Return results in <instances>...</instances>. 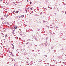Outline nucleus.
<instances>
[{
    "label": "nucleus",
    "instance_id": "1",
    "mask_svg": "<svg viewBox=\"0 0 66 66\" xmlns=\"http://www.w3.org/2000/svg\"><path fill=\"white\" fill-rule=\"evenodd\" d=\"M47 42H46L45 44V43H44V44L45 45V46H47Z\"/></svg>",
    "mask_w": 66,
    "mask_h": 66
},
{
    "label": "nucleus",
    "instance_id": "2",
    "mask_svg": "<svg viewBox=\"0 0 66 66\" xmlns=\"http://www.w3.org/2000/svg\"><path fill=\"white\" fill-rule=\"evenodd\" d=\"M35 39L37 42H38V40L37 39V38H36V37H35Z\"/></svg>",
    "mask_w": 66,
    "mask_h": 66
},
{
    "label": "nucleus",
    "instance_id": "3",
    "mask_svg": "<svg viewBox=\"0 0 66 66\" xmlns=\"http://www.w3.org/2000/svg\"><path fill=\"white\" fill-rule=\"evenodd\" d=\"M62 12L60 13V14H63V13H64V12H65L64 11H62Z\"/></svg>",
    "mask_w": 66,
    "mask_h": 66
},
{
    "label": "nucleus",
    "instance_id": "4",
    "mask_svg": "<svg viewBox=\"0 0 66 66\" xmlns=\"http://www.w3.org/2000/svg\"><path fill=\"white\" fill-rule=\"evenodd\" d=\"M24 17V15H22L21 16V17L22 18H23V17Z\"/></svg>",
    "mask_w": 66,
    "mask_h": 66
},
{
    "label": "nucleus",
    "instance_id": "5",
    "mask_svg": "<svg viewBox=\"0 0 66 66\" xmlns=\"http://www.w3.org/2000/svg\"><path fill=\"white\" fill-rule=\"evenodd\" d=\"M13 29L15 30H16V26H15L13 28Z\"/></svg>",
    "mask_w": 66,
    "mask_h": 66
},
{
    "label": "nucleus",
    "instance_id": "6",
    "mask_svg": "<svg viewBox=\"0 0 66 66\" xmlns=\"http://www.w3.org/2000/svg\"><path fill=\"white\" fill-rule=\"evenodd\" d=\"M15 13H19V11H16L15 12Z\"/></svg>",
    "mask_w": 66,
    "mask_h": 66
},
{
    "label": "nucleus",
    "instance_id": "7",
    "mask_svg": "<svg viewBox=\"0 0 66 66\" xmlns=\"http://www.w3.org/2000/svg\"><path fill=\"white\" fill-rule=\"evenodd\" d=\"M24 55H27V53L26 52H25L24 53Z\"/></svg>",
    "mask_w": 66,
    "mask_h": 66
},
{
    "label": "nucleus",
    "instance_id": "8",
    "mask_svg": "<svg viewBox=\"0 0 66 66\" xmlns=\"http://www.w3.org/2000/svg\"><path fill=\"white\" fill-rule=\"evenodd\" d=\"M28 9H26V13H27V11H28Z\"/></svg>",
    "mask_w": 66,
    "mask_h": 66
},
{
    "label": "nucleus",
    "instance_id": "9",
    "mask_svg": "<svg viewBox=\"0 0 66 66\" xmlns=\"http://www.w3.org/2000/svg\"><path fill=\"white\" fill-rule=\"evenodd\" d=\"M1 19H2V20H4V19H3V17H2L1 18Z\"/></svg>",
    "mask_w": 66,
    "mask_h": 66
},
{
    "label": "nucleus",
    "instance_id": "10",
    "mask_svg": "<svg viewBox=\"0 0 66 66\" xmlns=\"http://www.w3.org/2000/svg\"><path fill=\"white\" fill-rule=\"evenodd\" d=\"M53 47H54V46H52L51 47V49H53Z\"/></svg>",
    "mask_w": 66,
    "mask_h": 66
},
{
    "label": "nucleus",
    "instance_id": "11",
    "mask_svg": "<svg viewBox=\"0 0 66 66\" xmlns=\"http://www.w3.org/2000/svg\"><path fill=\"white\" fill-rule=\"evenodd\" d=\"M52 25H54L55 24V23L54 22L53 23H52Z\"/></svg>",
    "mask_w": 66,
    "mask_h": 66
},
{
    "label": "nucleus",
    "instance_id": "12",
    "mask_svg": "<svg viewBox=\"0 0 66 66\" xmlns=\"http://www.w3.org/2000/svg\"><path fill=\"white\" fill-rule=\"evenodd\" d=\"M4 31L5 33L6 31V29H5V30H4Z\"/></svg>",
    "mask_w": 66,
    "mask_h": 66
},
{
    "label": "nucleus",
    "instance_id": "13",
    "mask_svg": "<svg viewBox=\"0 0 66 66\" xmlns=\"http://www.w3.org/2000/svg\"><path fill=\"white\" fill-rule=\"evenodd\" d=\"M15 56V55H14V54H12V56Z\"/></svg>",
    "mask_w": 66,
    "mask_h": 66
},
{
    "label": "nucleus",
    "instance_id": "14",
    "mask_svg": "<svg viewBox=\"0 0 66 66\" xmlns=\"http://www.w3.org/2000/svg\"><path fill=\"white\" fill-rule=\"evenodd\" d=\"M7 24L9 25V26H10V24H9V23L8 22H7Z\"/></svg>",
    "mask_w": 66,
    "mask_h": 66
},
{
    "label": "nucleus",
    "instance_id": "15",
    "mask_svg": "<svg viewBox=\"0 0 66 66\" xmlns=\"http://www.w3.org/2000/svg\"><path fill=\"white\" fill-rule=\"evenodd\" d=\"M15 30H12V32H13L14 33V32H15Z\"/></svg>",
    "mask_w": 66,
    "mask_h": 66
},
{
    "label": "nucleus",
    "instance_id": "16",
    "mask_svg": "<svg viewBox=\"0 0 66 66\" xmlns=\"http://www.w3.org/2000/svg\"><path fill=\"white\" fill-rule=\"evenodd\" d=\"M10 53H11V55H12V54H13V53H12V52H10Z\"/></svg>",
    "mask_w": 66,
    "mask_h": 66
},
{
    "label": "nucleus",
    "instance_id": "17",
    "mask_svg": "<svg viewBox=\"0 0 66 66\" xmlns=\"http://www.w3.org/2000/svg\"><path fill=\"white\" fill-rule=\"evenodd\" d=\"M29 43V42H28L26 43V45L27 44H28V43Z\"/></svg>",
    "mask_w": 66,
    "mask_h": 66
},
{
    "label": "nucleus",
    "instance_id": "18",
    "mask_svg": "<svg viewBox=\"0 0 66 66\" xmlns=\"http://www.w3.org/2000/svg\"><path fill=\"white\" fill-rule=\"evenodd\" d=\"M10 29H11L12 30H13V27L12 28L10 27Z\"/></svg>",
    "mask_w": 66,
    "mask_h": 66
},
{
    "label": "nucleus",
    "instance_id": "19",
    "mask_svg": "<svg viewBox=\"0 0 66 66\" xmlns=\"http://www.w3.org/2000/svg\"><path fill=\"white\" fill-rule=\"evenodd\" d=\"M10 37H9V38H9V40H10Z\"/></svg>",
    "mask_w": 66,
    "mask_h": 66
},
{
    "label": "nucleus",
    "instance_id": "20",
    "mask_svg": "<svg viewBox=\"0 0 66 66\" xmlns=\"http://www.w3.org/2000/svg\"><path fill=\"white\" fill-rule=\"evenodd\" d=\"M4 24H6V21L5 22Z\"/></svg>",
    "mask_w": 66,
    "mask_h": 66
},
{
    "label": "nucleus",
    "instance_id": "21",
    "mask_svg": "<svg viewBox=\"0 0 66 66\" xmlns=\"http://www.w3.org/2000/svg\"><path fill=\"white\" fill-rule=\"evenodd\" d=\"M43 43H42L41 44V46H43Z\"/></svg>",
    "mask_w": 66,
    "mask_h": 66
},
{
    "label": "nucleus",
    "instance_id": "22",
    "mask_svg": "<svg viewBox=\"0 0 66 66\" xmlns=\"http://www.w3.org/2000/svg\"><path fill=\"white\" fill-rule=\"evenodd\" d=\"M51 32H52V33H51V34H52V35H53V34H52V31H51Z\"/></svg>",
    "mask_w": 66,
    "mask_h": 66
},
{
    "label": "nucleus",
    "instance_id": "23",
    "mask_svg": "<svg viewBox=\"0 0 66 66\" xmlns=\"http://www.w3.org/2000/svg\"><path fill=\"white\" fill-rule=\"evenodd\" d=\"M12 34H15V33L14 32H13V31L12 32Z\"/></svg>",
    "mask_w": 66,
    "mask_h": 66
},
{
    "label": "nucleus",
    "instance_id": "24",
    "mask_svg": "<svg viewBox=\"0 0 66 66\" xmlns=\"http://www.w3.org/2000/svg\"><path fill=\"white\" fill-rule=\"evenodd\" d=\"M30 4H32V2H30Z\"/></svg>",
    "mask_w": 66,
    "mask_h": 66
},
{
    "label": "nucleus",
    "instance_id": "25",
    "mask_svg": "<svg viewBox=\"0 0 66 66\" xmlns=\"http://www.w3.org/2000/svg\"><path fill=\"white\" fill-rule=\"evenodd\" d=\"M62 63H63V64H64V65H65V62H62Z\"/></svg>",
    "mask_w": 66,
    "mask_h": 66
},
{
    "label": "nucleus",
    "instance_id": "26",
    "mask_svg": "<svg viewBox=\"0 0 66 66\" xmlns=\"http://www.w3.org/2000/svg\"><path fill=\"white\" fill-rule=\"evenodd\" d=\"M38 11H39V9H37Z\"/></svg>",
    "mask_w": 66,
    "mask_h": 66
},
{
    "label": "nucleus",
    "instance_id": "27",
    "mask_svg": "<svg viewBox=\"0 0 66 66\" xmlns=\"http://www.w3.org/2000/svg\"><path fill=\"white\" fill-rule=\"evenodd\" d=\"M11 45H12V46H14V45L12 44H11Z\"/></svg>",
    "mask_w": 66,
    "mask_h": 66
},
{
    "label": "nucleus",
    "instance_id": "28",
    "mask_svg": "<svg viewBox=\"0 0 66 66\" xmlns=\"http://www.w3.org/2000/svg\"><path fill=\"white\" fill-rule=\"evenodd\" d=\"M43 23H44V22H46L45 21H44L43 22Z\"/></svg>",
    "mask_w": 66,
    "mask_h": 66
},
{
    "label": "nucleus",
    "instance_id": "29",
    "mask_svg": "<svg viewBox=\"0 0 66 66\" xmlns=\"http://www.w3.org/2000/svg\"><path fill=\"white\" fill-rule=\"evenodd\" d=\"M56 28H58V27H57V26H56V27H55V29H56Z\"/></svg>",
    "mask_w": 66,
    "mask_h": 66
},
{
    "label": "nucleus",
    "instance_id": "30",
    "mask_svg": "<svg viewBox=\"0 0 66 66\" xmlns=\"http://www.w3.org/2000/svg\"><path fill=\"white\" fill-rule=\"evenodd\" d=\"M12 49H14V46H13V47H12Z\"/></svg>",
    "mask_w": 66,
    "mask_h": 66
},
{
    "label": "nucleus",
    "instance_id": "31",
    "mask_svg": "<svg viewBox=\"0 0 66 66\" xmlns=\"http://www.w3.org/2000/svg\"><path fill=\"white\" fill-rule=\"evenodd\" d=\"M8 16V14H7V15L6 16V18H7V17Z\"/></svg>",
    "mask_w": 66,
    "mask_h": 66
},
{
    "label": "nucleus",
    "instance_id": "32",
    "mask_svg": "<svg viewBox=\"0 0 66 66\" xmlns=\"http://www.w3.org/2000/svg\"><path fill=\"white\" fill-rule=\"evenodd\" d=\"M5 29V28H3V30H4V29Z\"/></svg>",
    "mask_w": 66,
    "mask_h": 66
},
{
    "label": "nucleus",
    "instance_id": "33",
    "mask_svg": "<svg viewBox=\"0 0 66 66\" xmlns=\"http://www.w3.org/2000/svg\"><path fill=\"white\" fill-rule=\"evenodd\" d=\"M6 14H5L4 15V17H6Z\"/></svg>",
    "mask_w": 66,
    "mask_h": 66
},
{
    "label": "nucleus",
    "instance_id": "34",
    "mask_svg": "<svg viewBox=\"0 0 66 66\" xmlns=\"http://www.w3.org/2000/svg\"><path fill=\"white\" fill-rule=\"evenodd\" d=\"M15 12V11H13L12 12V13H14V12Z\"/></svg>",
    "mask_w": 66,
    "mask_h": 66
},
{
    "label": "nucleus",
    "instance_id": "35",
    "mask_svg": "<svg viewBox=\"0 0 66 66\" xmlns=\"http://www.w3.org/2000/svg\"><path fill=\"white\" fill-rule=\"evenodd\" d=\"M5 36H7V34H6L5 35Z\"/></svg>",
    "mask_w": 66,
    "mask_h": 66
},
{
    "label": "nucleus",
    "instance_id": "36",
    "mask_svg": "<svg viewBox=\"0 0 66 66\" xmlns=\"http://www.w3.org/2000/svg\"><path fill=\"white\" fill-rule=\"evenodd\" d=\"M17 18H18V17L17 16H16V17H15L16 19H17Z\"/></svg>",
    "mask_w": 66,
    "mask_h": 66
},
{
    "label": "nucleus",
    "instance_id": "37",
    "mask_svg": "<svg viewBox=\"0 0 66 66\" xmlns=\"http://www.w3.org/2000/svg\"><path fill=\"white\" fill-rule=\"evenodd\" d=\"M6 37H8V36H5V38H6Z\"/></svg>",
    "mask_w": 66,
    "mask_h": 66
},
{
    "label": "nucleus",
    "instance_id": "38",
    "mask_svg": "<svg viewBox=\"0 0 66 66\" xmlns=\"http://www.w3.org/2000/svg\"><path fill=\"white\" fill-rule=\"evenodd\" d=\"M13 60L14 61H15V60L14 59H13Z\"/></svg>",
    "mask_w": 66,
    "mask_h": 66
},
{
    "label": "nucleus",
    "instance_id": "39",
    "mask_svg": "<svg viewBox=\"0 0 66 66\" xmlns=\"http://www.w3.org/2000/svg\"><path fill=\"white\" fill-rule=\"evenodd\" d=\"M18 28V27H17V26H16V29H17V28Z\"/></svg>",
    "mask_w": 66,
    "mask_h": 66
},
{
    "label": "nucleus",
    "instance_id": "40",
    "mask_svg": "<svg viewBox=\"0 0 66 66\" xmlns=\"http://www.w3.org/2000/svg\"><path fill=\"white\" fill-rule=\"evenodd\" d=\"M0 41H1V42H2V40H0Z\"/></svg>",
    "mask_w": 66,
    "mask_h": 66
},
{
    "label": "nucleus",
    "instance_id": "41",
    "mask_svg": "<svg viewBox=\"0 0 66 66\" xmlns=\"http://www.w3.org/2000/svg\"><path fill=\"white\" fill-rule=\"evenodd\" d=\"M20 35H21V36H22V34H20Z\"/></svg>",
    "mask_w": 66,
    "mask_h": 66
},
{
    "label": "nucleus",
    "instance_id": "42",
    "mask_svg": "<svg viewBox=\"0 0 66 66\" xmlns=\"http://www.w3.org/2000/svg\"><path fill=\"white\" fill-rule=\"evenodd\" d=\"M36 16H38V15H37V14H36Z\"/></svg>",
    "mask_w": 66,
    "mask_h": 66
},
{
    "label": "nucleus",
    "instance_id": "43",
    "mask_svg": "<svg viewBox=\"0 0 66 66\" xmlns=\"http://www.w3.org/2000/svg\"><path fill=\"white\" fill-rule=\"evenodd\" d=\"M26 63H27V64H28V61H27L26 62Z\"/></svg>",
    "mask_w": 66,
    "mask_h": 66
},
{
    "label": "nucleus",
    "instance_id": "44",
    "mask_svg": "<svg viewBox=\"0 0 66 66\" xmlns=\"http://www.w3.org/2000/svg\"><path fill=\"white\" fill-rule=\"evenodd\" d=\"M33 52H34V51L33 50H32Z\"/></svg>",
    "mask_w": 66,
    "mask_h": 66
},
{
    "label": "nucleus",
    "instance_id": "45",
    "mask_svg": "<svg viewBox=\"0 0 66 66\" xmlns=\"http://www.w3.org/2000/svg\"><path fill=\"white\" fill-rule=\"evenodd\" d=\"M13 59L12 60V62H13Z\"/></svg>",
    "mask_w": 66,
    "mask_h": 66
},
{
    "label": "nucleus",
    "instance_id": "46",
    "mask_svg": "<svg viewBox=\"0 0 66 66\" xmlns=\"http://www.w3.org/2000/svg\"><path fill=\"white\" fill-rule=\"evenodd\" d=\"M32 8H33L32 7H31L30 8V9H32Z\"/></svg>",
    "mask_w": 66,
    "mask_h": 66
},
{
    "label": "nucleus",
    "instance_id": "47",
    "mask_svg": "<svg viewBox=\"0 0 66 66\" xmlns=\"http://www.w3.org/2000/svg\"><path fill=\"white\" fill-rule=\"evenodd\" d=\"M45 56H46V57H47V55H45Z\"/></svg>",
    "mask_w": 66,
    "mask_h": 66
},
{
    "label": "nucleus",
    "instance_id": "48",
    "mask_svg": "<svg viewBox=\"0 0 66 66\" xmlns=\"http://www.w3.org/2000/svg\"><path fill=\"white\" fill-rule=\"evenodd\" d=\"M47 27H48V28H49V26H47Z\"/></svg>",
    "mask_w": 66,
    "mask_h": 66
},
{
    "label": "nucleus",
    "instance_id": "49",
    "mask_svg": "<svg viewBox=\"0 0 66 66\" xmlns=\"http://www.w3.org/2000/svg\"><path fill=\"white\" fill-rule=\"evenodd\" d=\"M56 50H54V52H56Z\"/></svg>",
    "mask_w": 66,
    "mask_h": 66
},
{
    "label": "nucleus",
    "instance_id": "50",
    "mask_svg": "<svg viewBox=\"0 0 66 66\" xmlns=\"http://www.w3.org/2000/svg\"><path fill=\"white\" fill-rule=\"evenodd\" d=\"M33 61H31L30 63H33Z\"/></svg>",
    "mask_w": 66,
    "mask_h": 66
},
{
    "label": "nucleus",
    "instance_id": "51",
    "mask_svg": "<svg viewBox=\"0 0 66 66\" xmlns=\"http://www.w3.org/2000/svg\"><path fill=\"white\" fill-rule=\"evenodd\" d=\"M55 20L56 21H57V20H56V19H55Z\"/></svg>",
    "mask_w": 66,
    "mask_h": 66
},
{
    "label": "nucleus",
    "instance_id": "52",
    "mask_svg": "<svg viewBox=\"0 0 66 66\" xmlns=\"http://www.w3.org/2000/svg\"><path fill=\"white\" fill-rule=\"evenodd\" d=\"M55 61V60H53V61Z\"/></svg>",
    "mask_w": 66,
    "mask_h": 66
},
{
    "label": "nucleus",
    "instance_id": "53",
    "mask_svg": "<svg viewBox=\"0 0 66 66\" xmlns=\"http://www.w3.org/2000/svg\"><path fill=\"white\" fill-rule=\"evenodd\" d=\"M50 33H51V31H50Z\"/></svg>",
    "mask_w": 66,
    "mask_h": 66
},
{
    "label": "nucleus",
    "instance_id": "54",
    "mask_svg": "<svg viewBox=\"0 0 66 66\" xmlns=\"http://www.w3.org/2000/svg\"><path fill=\"white\" fill-rule=\"evenodd\" d=\"M21 30V29H20V31Z\"/></svg>",
    "mask_w": 66,
    "mask_h": 66
},
{
    "label": "nucleus",
    "instance_id": "55",
    "mask_svg": "<svg viewBox=\"0 0 66 66\" xmlns=\"http://www.w3.org/2000/svg\"><path fill=\"white\" fill-rule=\"evenodd\" d=\"M26 58L27 59H29V58H28V57H26Z\"/></svg>",
    "mask_w": 66,
    "mask_h": 66
},
{
    "label": "nucleus",
    "instance_id": "56",
    "mask_svg": "<svg viewBox=\"0 0 66 66\" xmlns=\"http://www.w3.org/2000/svg\"><path fill=\"white\" fill-rule=\"evenodd\" d=\"M19 18H21V16H19Z\"/></svg>",
    "mask_w": 66,
    "mask_h": 66
},
{
    "label": "nucleus",
    "instance_id": "57",
    "mask_svg": "<svg viewBox=\"0 0 66 66\" xmlns=\"http://www.w3.org/2000/svg\"><path fill=\"white\" fill-rule=\"evenodd\" d=\"M65 14H66V12L65 11L64 13Z\"/></svg>",
    "mask_w": 66,
    "mask_h": 66
},
{
    "label": "nucleus",
    "instance_id": "58",
    "mask_svg": "<svg viewBox=\"0 0 66 66\" xmlns=\"http://www.w3.org/2000/svg\"><path fill=\"white\" fill-rule=\"evenodd\" d=\"M40 14H42V12H41L40 13Z\"/></svg>",
    "mask_w": 66,
    "mask_h": 66
},
{
    "label": "nucleus",
    "instance_id": "59",
    "mask_svg": "<svg viewBox=\"0 0 66 66\" xmlns=\"http://www.w3.org/2000/svg\"><path fill=\"white\" fill-rule=\"evenodd\" d=\"M20 33H21V32H20Z\"/></svg>",
    "mask_w": 66,
    "mask_h": 66
},
{
    "label": "nucleus",
    "instance_id": "60",
    "mask_svg": "<svg viewBox=\"0 0 66 66\" xmlns=\"http://www.w3.org/2000/svg\"><path fill=\"white\" fill-rule=\"evenodd\" d=\"M51 28L52 29H53V27H51Z\"/></svg>",
    "mask_w": 66,
    "mask_h": 66
},
{
    "label": "nucleus",
    "instance_id": "61",
    "mask_svg": "<svg viewBox=\"0 0 66 66\" xmlns=\"http://www.w3.org/2000/svg\"><path fill=\"white\" fill-rule=\"evenodd\" d=\"M28 40H31V39H28Z\"/></svg>",
    "mask_w": 66,
    "mask_h": 66
},
{
    "label": "nucleus",
    "instance_id": "62",
    "mask_svg": "<svg viewBox=\"0 0 66 66\" xmlns=\"http://www.w3.org/2000/svg\"><path fill=\"white\" fill-rule=\"evenodd\" d=\"M38 52H39V51L40 50H38Z\"/></svg>",
    "mask_w": 66,
    "mask_h": 66
},
{
    "label": "nucleus",
    "instance_id": "63",
    "mask_svg": "<svg viewBox=\"0 0 66 66\" xmlns=\"http://www.w3.org/2000/svg\"><path fill=\"white\" fill-rule=\"evenodd\" d=\"M45 9V10H47V9Z\"/></svg>",
    "mask_w": 66,
    "mask_h": 66
},
{
    "label": "nucleus",
    "instance_id": "64",
    "mask_svg": "<svg viewBox=\"0 0 66 66\" xmlns=\"http://www.w3.org/2000/svg\"><path fill=\"white\" fill-rule=\"evenodd\" d=\"M15 64H14V66H15Z\"/></svg>",
    "mask_w": 66,
    "mask_h": 66
}]
</instances>
